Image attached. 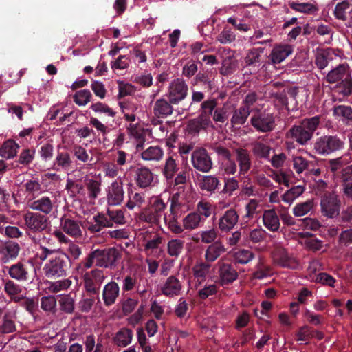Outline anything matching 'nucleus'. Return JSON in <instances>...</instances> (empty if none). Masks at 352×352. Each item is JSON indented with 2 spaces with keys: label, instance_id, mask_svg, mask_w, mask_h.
<instances>
[{
  "label": "nucleus",
  "instance_id": "obj_26",
  "mask_svg": "<svg viewBox=\"0 0 352 352\" xmlns=\"http://www.w3.org/2000/svg\"><path fill=\"white\" fill-rule=\"evenodd\" d=\"M54 207V203L48 197H42L30 204V208L32 210L39 211L45 214L52 212Z\"/></svg>",
  "mask_w": 352,
  "mask_h": 352
},
{
  "label": "nucleus",
  "instance_id": "obj_28",
  "mask_svg": "<svg viewBox=\"0 0 352 352\" xmlns=\"http://www.w3.org/2000/svg\"><path fill=\"white\" fill-rule=\"evenodd\" d=\"M163 157L164 151L158 146H150L141 152V157L144 161L159 162Z\"/></svg>",
  "mask_w": 352,
  "mask_h": 352
},
{
  "label": "nucleus",
  "instance_id": "obj_40",
  "mask_svg": "<svg viewBox=\"0 0 352 352\" xmlns=\"http://www.w3.org/2000/svg\"><path fill=\"white\" fill-rule=\"evenodd\" d=\"M153 111L155 116H164L171 114L173 108L166 100L160 99L156 101Z\"/></svg>",
  "mask_w": 352,
  "mask_h": 352
},
{
  "label": "nucleus",
  "instance_id": "obj_1",
  "mask_svg": "<svg viewBox=\"0 0 352 352\" xmlns=\"http://www.w3.org/2000/svg\"><path fill=\"white\" fill-rule=\"evenodd\" d=\"M188 208V201L184 193H177L172 197L170 214L168 217L164 216V223L171 232L180 234L185 230L192 231L199 229L204 224L201 217L194 211L186 214L179 223L177 221L179 213Z\"/></svg>",
  "mask_w": 352,
  "mask_h": 352
},
{
  "label": "nucleus",
  "instance_id": "obj_27",
  "mask_svg": "<svg viewBox=\"0 0 352 352\" xmlns=\"http://www.w3.org/2000/svg\"><path fill=\"white\" fill-rule=\"evenodd\" d=\"M226 251L222 243L214 242L207 248L204 254L205 259L207 262H214Z\"/></svg>",
  "mask_w": 352,
  "mask_h": 352
},
{
  "label": "nucleus",
  "instance_id": "obj_22",
  "mask_svg": "<svg viewBox=\"0 0 352 352\" xmlns=\"http://www.w3.org/2000/svg\"><path fill=\"white\" fill-rule=\"evenodd\" d=\"M182 286L179 280L175 276H170L161 287V292L167 296L179 295Z\"/></svg>",
  "mask_w": 352,
  "mask_h": 352
},
{
  "label": "nucleus",
  "instance_id": "obj_3",
  "mask_svg": "<svg viewBox=\"0 0 352 352\" xmlns=\"http://www.w3.org/2000/svg\"><path fill=\"white\" fill-rule=\"evenodd\" d=\"M319 122L318 116L304 119L299 125L294 126L289 131L287 137L294 138L298 143L303 145L311 139Z\"/></svg>",
  "mask_w": 352,
  "mask_h": 352
},
{
  "label": "nucleus",
  "instance_id": "obj_32",
  "mask_svg": "<svg viewBox=\"0 0 352 352\" xmlns=\"http://www.w3.org/2000/svg\"><path fill=\"white\" fill-rule=\"evenodd\" d=\"M145 201V197L144 194L139 192H133L132 190H128L127 192V201L126 203V207L133 210L135 208H140Z\"/></svg>",
  "mask_w": 352,
  "mask_h": 352
},
{
  "label": "nucleus",
  "instance_id": "obj_53",
  "mask_svg": "<svg viewBox=\"0 0 352 352\" xmlns=\"http://www.w3.org/2000/svg\"><path fill=\"white\" fill-rule=\"evenodd\" d=\"M74 102L79 106H85L90 102L91 94L89 90L83 89L77 91L74 96Z\"/></svg>",
  "mask_w": 352,
  "mask_h": 352
},
{
  "label": "nucleus",
  "instance_id": "obj_39",
  "mask_svg": "<svg viewBox=\"0 0 352 352\" xmlns=\"http://www.w3.org/2000/svg\"><path fill=\"white\" fill-rule=\"evenodd\" d=\"M60 309L66 313L72 314L74 311L75 299L71 294L60 295L58 298Z\"/></svg>",
  "mask_w": 352,
  "mask_h": 352
},
{
  "label": "nucleus",
  "instance_id": "obj_4",
  "mask_svg": "<svg viewBox=\"0 0 352 352\" xmlns=\"http://www.w3.org/2000/svg\"><path fill=\"white\" fill-rule=\"evenodd\" d=\"M166 208L162 199L156 197L153 199L151 206L143 210L139 215V219L153 226H160L161 219L163 217L164 221V213Z\"/></svg>",
  "mask_w": 352,
  "mask_h": 352
},
{
  "label": "nucleus",
  "instance_id": "obj_10",
  "mask_svg": "<svg viewBox=\"0 0 352 352\" xmlns=\"http://www.w3.org/2000/svg\"><path fill=\"white\" fill-rule=\"evenodd\" d=\"M107 199L109 204L120 205L124 199L123 182L120 177L113 181L107 189Z\"/></svg>",
  "mask_w": 352,
  "mask_h": 352
},
{
  "label": "nucleus",
  "instance_id": "obj_46",
  "mask_svg": "<svg viewBox=\"0 0 352 352\" xmlns=\"http://www.w3.org/2000/svg\"><path fill=\"white\" fill-rule=\"evenodd\" d=\"M212 206L210 203L206 201H199L197 204L196 210L194 211L198 216L201 217L202 221L205 223L206 219H208L212 214Z\"/></svg>",
  "mask_w": 352,
  "mask_h": 352
},
{
  "label": "nucleus",
  "instance_id": "obj_47",
  "mask_svg": "<svg viewBox=\"0 0 352 352\" xmlns=\"http://www.w3.org/2000/svg\"><path fill=\"white\" fill-rule=\"evenodd\" d=\"M334 116L342 121H352V109L350 107L340 105L333 110Z\"/></svg>",
  "mask_w": 352,
  "mask_h": 352
},
{
  "label": "nucleus",
  "instance_id": "obj_18",
  "mask_svg": "<svg viewBox=\"0 0 352 352\" xmlns=\"http://www.w3.org/2000/svg\"><path fill=\"white\" fill-rule=\"evenodd\" d=\"M293 52V47L288 44L276 45L270 53V58L273 63L277 64L285 60Z\"/></svg>",
  "mask_w": 352,
  "mask_h": 352
},
{
  "label": "nucleus",
  "instance_id": "obj_8",
  "mask_svg": "<svg viewBox=\"0 0 352 352\" xmlns=\"http://www.w3.org/2000/svg\"><path fill=\"white\" fill-rule=\"evenodd\" d=\"M218 54L221 58V74L226 75L233 72L238 66L235 52L230 48L222 47L218 50Z\"/></svg>",
  "mask_w": 352,
  "mask_h": 352
},
{
  "label": "nucleus",
  "instance_id": "obj_23",
  "mask_svg": "<svg viewBox=\"0 0 352 352\" xmlns=\"http://www.w3.org/2000/svg\"><path fill=\"white\" fill-rule=\"evenodd\" d=\"M239 219L234 210H228L219 220V228L222 231H228L234 228Z\"/></svg>",
  "mask_w": 352,
  "mask_h": 352
},
{
  "label": "nucleus",
  "instance_id": "obj_16",
  "mask_svg": "<svg viewBox=\"0 0 352 352\" xmlns=\"http://www.w3.org/2000/svg\"><path fill=\"white\" fill-rule=\"evenodd\" d=\"M252 126L258 131L267 132L274 127V119L270 113H261L251 118Z\"/></svg>",
  "mask_w": 352,
  "mask_h": 352
},
{
  "label": "nucleus",
  "instance_id": "obj_48",
  "mask_svg": "<svg viewBox=\"0 0 352 352\" xmlns=\"http://www.w3.org/2000/svg\"><path fill=\"white\" fill-rule=\"evenodd\" d=\"M352 173V165L347 166L342 170L343 177V192L344 195L352 198V179H350L347 175Z\"/></svg>",
  "mask_w": 352,
  "mask_h": 352
},
{
  "label": "nucleus",
  "instance_id": "obj_35",
  "mask_svg": "<svg viewBox=\"0 0 352 352\" xmlns=\"http://www.w3.org/2000/svg\"><path fill=\"white\" fill-rule=\"evenodd\" d=\"M124 118L129 122L135 120V112L138 109V104L133 101H126L120 104Z\"/></svg>",
  "mask_w": 352,
  "mask_h": 352
},
{
  "label": "nucleus",
  "instance_id": "obj_43",
  "mask_svg": "<svg viewBox=\"0 0 352 352\" xmlns=\"http://www.w3.org/2000/svg\"><path fill=\"white\" fill-rule=\"evenodd\" d=\"M261 210V201L256 199H252L245 206V214L243 217L248 219H253Z\"/></svg>",
  "mask_w": 352,
  "mask_h": 352
},
{
  "label": "nucleus",
  "instance_id": "obj_5",
  "mask_svg": "<svg viewBox=\"0 0 352 352\" xmlns=\"http://www.w3.org/2000/svg\"><path fill=\"white\" fill-rule=\"evenodd\" d=\"M68 258L69 256L61 252L52 255L43 268L45 275L48 278H58L65 276Z\"/></svg>",
  "mask_w": 352,
  "mask_h": 352
},
{
  "label": "nucleus",
  "instance_id": "obj_61",
  "mask_svg": "<svg viewBox=\"0 0 352 352\" xmlns=\"http://www.w3.org/2000/svg\"><path fill=\"white\" fill-rule=\"evenodd\" d=\"M103 171L105 176L114 178L118 176L119 171L121 170L117 165L113 163H104L103 165Z\"/></svg>",
  "mask_w": 352,
  "mask_h": 352
},
{
  "label": "nucleus",
  "instance_id": "obj_62",
  "mask_svg": "<svg viewBox=\"0 0 352 352\" xmlns=\"http://www.w3.org/2000/svg\"><path fill=\"white\" fill-rule=\"evenodd\" d=\"M266 232L262 228H255L250 231L249 239L252 243H259L263 241L265 238Z\"/></svg>",
  "mask_w": 352,
  "mask_h": 352
},
{
  "label": "nucleus",
  "instance_id": "obj_37",
  "mask_svg": "<svg viewBox=\"0 0 352 352\" xmlns=\"http://www.w3.org/2000/svg\"><path fill=\"white\" fill-rule=\"evenodd\" d=\"M133 332L126 328L120 329L116 335L114 340L117 345L126 346L131 342Z\"/></svg>",
  "mask_w": 352,
  "mask_h": 352
},
{
  "label": "nucleus",
  "instance_id": "obj_12",
  "mask_svg": "<svg viewBox=\"0 0 352 352\" xmlns=\"http://www.w3.org/2000/svg\"><path fill=\"white\" fill-rule=\"evenodd\" d=\"M273 259L276 263L283 267L296 269L299 267L298 260L282 248L276 249L273 253Z\"/></svg>",
  "mask_w": 352,
  "mask_h": 352
},
{
  "label": "nucleus",
  "instance_id": "obj_9",
  "mask_svg": "<svg viewBox=\"0 0 352 352\" xmlns=\"http://www.w3.org/2000/svg\"><path fill=\"white\" fill-rule=\"evenodd\" d=\"M188 92V86L182 79L177 78L171 82L168 88V98L170 103L177 104L184 100Z\"/></svg>",
  "mask_w": 352,
  "mask_h": 352
},
{
  "label": "nucleus",
  "instance_id": "obj_25",
  "mask_svg": "<svg viewBox=\"0 0 352 352\" xmlns=\"http://www.w3.org/2000/svg\"><path fill=\"white\" fill-rule=\"evenodd\" d=\"M263 223L264 226L272 232L278 230L280 223L279 218L274 210H265L263 214Z\"/></svg>",
  "mask_w": 352,
  "mask_h": 352
},
{
  "label": "nucleus",
  "instance_id": "obj_60",
  "mask_svg": "<svg viewBox=\"0 0 352 352\" xmlns=\"http://www.w3.org/2000/svg\"><path fill=\"white\" fill-rule=\"evenodd\" d=\"M4 291L10 296H14L21 294L22 289L19 285L8 280L4 284Z\"/></svg>",
  "mask_w": 352,
  "mask_h": 352
},
{
  "label": "nucleus",
  "instance_id": "obj_14",
  "mask_svg": "<svg viewBox=\"0 0 352 352\" xmlns=\"http://www.w3.org/2000/svg\"><path fill=\"white\" fill-rule=\"evenodd\" d=\"M191 161L192 166L201 172H208L212 168V161L210 156L204 149H198L192 154Z\"/></svg>",
  "mask_w": 352,
  "mask_h": 352
},
{
  "label": "nucleus",
  "instance_id": "obj_15",
  "mask_svg": "<svg viewBox=\"0 0 352 352\" xmlns=\"http://www.w3.org/2000/svg\"><path fill=\"white\" fill-rule=\"evenodd\" d=\"M322 214L329 218L337 217L339 214L340 204L338 196L331 194L322 197L321 200Z\"/></svg>",
  "mask_w": 352,
  "mask_h": 352
},
{
  "label": "nucleus",
  "instance_id": "obj_56",
  "mask_svg": "<svg viewBox=\"0 0 352 352\" xmlns=\"http://www.w3.org/2000/svg\"><path fill=\"white\" fill-rule=\"evenodd\" d=\"M198 234L202 243H214L217 237V230L214 228H211L207 230H202Z\"/></svg>",
  "mask_w": 352,
  "mask_h": 352
},
{
  "label": "nucleus",
  "instance_id": "obj_31",
  "mask_svg": "<svg viewBox=\"0 0 352 352\" xmlns=\"http://www.w3.org/2000/svg\"><path fill=\"white\" fill-rule=\"evenodd\" d=\"M236 155L240 168V173L242 174L246 173L251 166V162L248 151L243 148H238L236 150Z\"/></svg>",
  "mask_w": 352,
  "mask_h": 352
},
{
  "label": "nucleus",
  "instance_id": "obj_58",
  "mask_svg": "<svg viewBox=\"0 0 352 352\" xmlns=\"http://www.w3.org/2000/svg\"><path fill=\"white\" fill-rule=\"evenodd\" d=\"M349 3L346 1L338 3L334 10L335 16L340 20H346V11L349 10Z\"/></svg>",
  "mask_w": 352,
  "mask_h": 352
},
{
  "label": "nucleus",
  "instance_id": "obj_41",
  "mask_svg": "<svg viewBox=\"0 0 352 352\" xmlns=\"http://www.w3.org/2000/svg\"><path fill=\"white\" fill-rule=\"evenodd\" d=\"M211 114L201 113L197 120H192L190 126L192 129L198 131L201 128H206L211 125Z\"/></svg>",
  "mask_w": 352,
  "mask_h": 352
},
{
  "label": "nucleus",
  "instance_id": "obj_59",
  "mask_svg": "<svg viewBox=\"0 0 352 352\" xmlns=\"http://www.w3.org/2000/svg\"><path fill=\"white\" fill-rule=\"evenodd\" d=\"M252 151L256 155L264 158L268 157L270 153V148L261 142L255 143Z\"/></svg>",
  "mask_w": 352,
  "mask_h": 352
},
{
  "label": "nucleus",
  "instance_id": "obj_44",
  "mask_svg": "<svg viewBox=\"0 0 352 352\" xmlns=\"http://www.w3.org/2000/svg\"><path fill=\"white\" fill-rule=\"evenodd\" d=\"M72 283V280L68 278L50 282L49 283L48 290L52 293L64 292L70 287Z\"/></svg>",
  "mask_w": 352,
  "mask_h": 352
},
{
  "label": "nucleus",
  "instance_id": "obj_36",
  "mask_svg": "<svg viewBox=\"0 0 352 352\" xmlns=\"http://www.w3.org/2000/svg\"><path fill=\"white\" fill-rule=\"evenodd\" d=\"M184 247V241L179 239L170 240L167 243V252L172 257H178Z\"/></svg>",
  "mask_w": 352,
  "mask_h": 352
},
{
  "label": "nucleus",
  "instance_id": "obj_7",
  "mask_svg": "<svg viewBox=\"0 0 352 352\" xmlns=\"http://www.w3.org/2000/svg\"><path fill=\"white\" fill-rule=\"evenodd\" d=\"M96 264L99 267H108L112 265L118 257V252L115 248L96 249L92 251Z\"/></svg>",
  "mask_w": 352,
  "mask_h": 352
},
{
  "label": "nucleus",
  "instance_id": "obj_2",
  "mask_svg": "<svg viewBox=\"0 0 352 352\" xmlns=\"http://www.w3.org/2000/svg\"><path fill=\"white\" fill-rule=\"evenodd\" d=\"M325 80L342 88V92L345 96L352 92V76L347 64H340L330 70L325 76Z\"/></svg>",
  "mask_w": 352,
  "mask_h": 352
},
{
  "label": "nucleus",
  "instance_id": "obj_11",
  "mask_svg": "<svg viewBox=\"0 0 352 352\" xmlns=\"http://www.w3.org/2000/svg\"><path fill=\"white\" fill-rule=\"evenodd\" d=\"M106 276L101 270H95L87 272L84 276L85 287L91 293H96Z\"/></svg>",
  "mask_w": 352,
  "mask_h": 352
},
{
  "label": "nucleus",
  "instance_id": "obj_64",
  "mask_svg": "<svg viewBox=\"0 0 352 352\" xmlns=\"http://www.w3.org/2000/svg\"><path fill=\"white\" fill-rule=\"evenodd\" d=\"M35 151L30 149L23 150L19 158V162L21 164H30L34 157Z\"/></svg>",
  "mask_w": 352,
  "mask_h": 352
},
{
  "label": "nucleus",
  "instance_id": "obj_29",
  "mask_svg": "<svg viewBox=\"0 0 352 352\" xmlns=\"http://www.w3.org/2000/svg\"><path fill=\"white\" fill-rule=\"evenodd\" d=\"M19 149V145L12 140H8L0 146V156L10 160L14 158Z\"/></svg>",
  "mask_w": 352,
  "mask_h": 352
},
{
  "label": "nucleus",
  "instance_id": "obj_24",
  "mask_svg": "<svg viewBox=\"0 0 352 352\" xmlns=\"http://www.w3.org/2000/svg\"><path fill=\"white\" fill-rule=\"evenodd\" d=\"M217 265L219 266V275L221 282L231 283L236 279L238 276L237 272L230 264L220 261Z\"/></svg>",
  "mask_w": 352,
  "mask_h": 352
},
{
  "label": "nucleus",
  "instance_id": "obj_38",
  "mask_svg": "<svg viewBox=\"0 0 352 352\" xmlns=\"http://www.w3.org/2000/svg\"><path fill=\"white\" fill-rule=\"evenodd\" d=\"M250 113L248 107H242L238 110H236L231 119V124L234 126L243 124Z\"/></svg>",
  "mask_w": 352,
  "mask_h": 352
},
{
  "label": "nucleus",
  "instance_id": "obj_34",
  "mask_svg": "<svg viewBox=\"0 0 352 352\" xmlns=\"http://www.w3.org/2000/svg\"><path fill=\"white\" fill-rule=\"evenodd\" d=\"M219 185V180L213 175L203 176L199 181V187L201 189L211 193L214 192Z\"/></svg>",
  "mask_w": 352,
  "mask_h": 352
},
{
  "label": "nucleus",
  "instance_id": "obj_51",
  "mask_svg": "<svg viewBox=\"0 0 352 352\" xmlns=\"http://www.w3.org/2000/svg\"><path fill=\"white\" fill-rule=\"evenodd\" d=\"M234 258L237 263L246 264L254 258L253 253L248 250H239L234 254Z\"/></svg>",
  "mask_w": 352,
  "mask_h": 352
},
{
  "label": "nucleus",
  "instance_id": "obj_54",
  "mask_svg": "<svg viewBox=\"0 0 352 352\" xmlns=\"http://www.w3.org/2000/svg\"><path fill=\"white\" fill-rule=\"evenodd\" d=\"M90 108L96 113H103L109 117L113 118L116 116V112L111 108L102 102L92 104Z\"/></svg>",
  "mask_w": 352,
  "mask_h": 352
},
{
  "label": "nucleus",
  "instance_id": "obj_21",
  "mask_svg": "<svg viewBox=\"0 0 352 352\" xmlns=\"http://www.w3.org/2000/svg\"><path fill=\"white\" fill-rule=\"evenodd\" d=\"M154 178L153 173L148 168H140L136 171L135 182L142 188L151 186L154 182Z\"/></svg>",
  "mask_w": 352,
  "mask_h": 352
},
{
  "label": "nucleus",
  "instance_id": "obj_63",
  "mask_svg": "<svg viewBox=\"0 0 352 352\" xmlns=\"http://www.w3.org/2000/svg\"><path fill=\"white\" fill-rule=\"evenodd\" d=\"M351 162V157L348 155L334 159L330 161V168L332 171L335 172L340 169L343 165L346 164Z\"/></svg>",
  "mask_w": 352,
  "mask_h": 352
},
{
  "label": "nucleus",
  "instance_id": "obj_55",
  "mask_svg": "<svg viewBox=\"0 0 352 352\" xmlns=\"http://www.w3.org/2000/svg\"><path fill=\"white\" fill-rule=\"evenodd\" d=\"M310 280L330 287H333L336 282L335 278L327 273H319L313 277L311 276Z\"/></svg>",
  "mask_w": 352,
  "mask_h": 352
},
{
  "label": "nucleus",
  "instance_id": "obj_57",
  "mask_svg": "<svg viewBox=\"0 0 352 352\" xmlns=\"http://www.w3.org/2000/svg\"><path fill=\"white\" fill-rule=\"evenodd\" d=\"M236 36L234 33L228 28L225 27L217 36V41L222 44H228L234 41Z\"/></svg>",
  "mask_w": 352,
  "mask_h": 352
},
{
  "label": "nucleus",
  "instance_id": "obj_20",
  "mask_svg": "<svg viewBox=\"0 0 352 352\" xmlns=\"http://www.w3.org/2000/svg\"><path fill=\"white\" fill-rule=\"evenodd\" d=\"M120 294V287L117 283L111 281L106 284L102 291V299L107 306L113 305Z\"/></svg>",
  "mask_w": 352,
  "mask_h": 352
},
{
  "label": "nucleus",
  "instance_id": "obj_52",
  "mask_svg": "<svg viewBox=\"0 0 352 352\" xmlns=\"http://www.w3.org/2000/svg\"><path fill=\"white\" fill-rule=\"evenodd\" d=\"M41 307L45 311L55 312L56 299L53 296H43L41 299Z\"/></svg>",
  "mask_w": 352,
  "mask_h": 352
},
{
  "label": "nucleus",
  "instance_id": "obj_30",
  "mask_svg": "<svg viewBox=\"0 0 352 352\" xmlns=\"http://www.w3.org/2000/svg\"><path fill=\"white\" fill-rule=\"evenodd\" d=\"M60 225L63 231L72 237L82 235L80 226L76 221L70 219H62Z\"/></svg>",
  "mask_w": 352,
  "mask_h": 352
},
{
  "label": "nucleus",
  "instance_id": "obj_50",
  "mask_svg": "<svg viewBox=\"0 0 352 352\" xmlns=\"http://www.w3.org/2000/svg\"><path fill=\"white\" fill-rule=\"evenodd\" d=\"M178 170L175 160L173 156L168 157L165 162L163 173L166 179H172Z\"/></svg>",
  "mask_w": 352,
  "mask_h": 352
},
{
  "label": "nucleus",
  "instance_id": "obj_19",
  "mask_svg": "<svg viewBox=\"0 0 352 352\" xmlns=\"http://www.w3.org/2000/svg\"><path fill=\"white\" fill-rule=\"evenodd\" d=\"M10 276L19 281H26L29 278V266L25 263L18 262L9 267Z\"/></svg>",
  "mask_w": 352,
  "mask_h": 352
},
{
  "label": "nucleus",
  "instance_id": "obj_17",
  "mask_svg": "<svg viewBox=\"0 0 352 352\" xmlns=\"http://www.w3.org/2000/svg\"><path fill=\"white\" fill-rule=\"evenodd\" d=\"M20 247L18 243L8 241L0 246V258L2 262L8 263L15 259L19 253Z\"/></svg>",
  "mask_w": 352,
  "mask_h": 352
},
{
  "label": "nucleus",
  "instance_id": "obj_6",
  "mask_svg": "<svg viewBox=\"0 0 352 352\" xmlns=\"http://www.w3.org/2000/svg\"><path fill=\"white\" fill-rule=\"evenodd\" d=\"M344 142L336 136H322L318 138L314 144L316 152L320 155H328L341 149Z\"/></svg>",
  "mask_w": 352,
  "mask_h": 352
},
{
  "label": "nucleus",
  "instance_id": "obj_45",
  "mask_svg": "<svg viewBox=\"0 0 352 352\" xmlns=\"http://www.w3.org/2000/svg\"><path fill=\"white\" fill-rule=\"evenodd\" d=\"M72 163V161L69 153H59L56 157L54 166L56 170H59L60 168L68 170Z\"/></svg>",
  "mask_w": 352,
  "mask_h": 352
},
{
  "label": "nucleus",
  "instance_id": "obj_13",
  "mask_svg": "<svg viewBox=\"0 0 352 352\" xmlns=\"http://www.w3.org/2000/svg\"><path fill=\"white\" fill-rule=\"evenodd\" d=\"M25 225L33 232H41L47 227V218L41 214L28 212L24 215Z\"/></svg>",
  "mask_w": 352,
  "mask_h": 352
},
{
  "label": "nucleus",
  "instance_id": "obj_49",
  "mask_svg": "<svg viewBox=\"0 0 352 352\" xmlns=\"http://www.w3.org/2000/svg\"><path fill=\"white\" fill-rule=\"evenodd\" d=\"M314 208V201L307 200L305 202L296 204L293 208V214L296 217H302L308 214Z\"/></svg>",
  "mask_w": 352,
  "mask_h": 352
},
{
  "label": "nucleus",
  "instance_id": "obj_42",
  "mask_svg": "<svg viewBox=\"0 0 352 352\" xmlns=\"http://www.w3.org/2000/svg\"><path fill=\"white\" fill-rule=\"evenodd\" d=\"M305 191L302 186H296L288 190L282 197L284 202L291 204L293 201L299 197Z\"/></svg>",
  "mask_w": 352,
  "mask_h": 352
},
{
  "label": "nucleus",
  "instance_id": "obj_33",
  "mask_svg": "<svg viewBox=\"0 0 352 352\" xmlns=\"http://www.w3.org/2000/svg\"><path fill=\"white\" fill-rule=\"evenodd\" d=\"M210 264L203 261L197 262L192 267V273L195 278L199 282V284L204 282L210 272Z\"/></svg>",
  "mask_w": 352,
  "mask_h": 352
}]
</instances>
